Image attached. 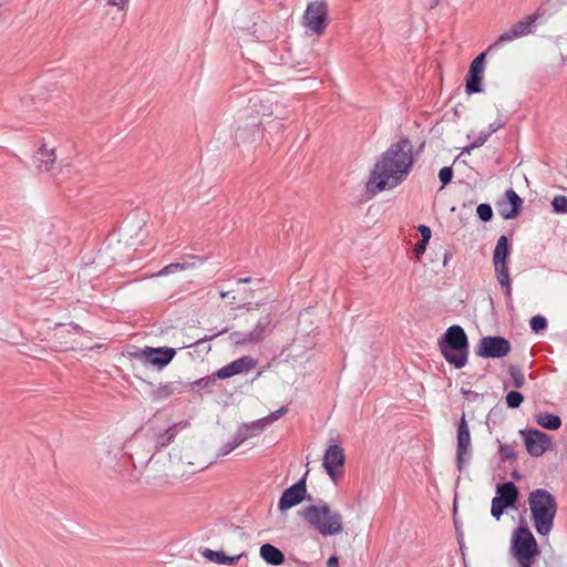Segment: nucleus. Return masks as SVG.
<instances>
[{
    "label": "nucleus",
    "instance_id": "nucleus-11",
    "mask_svg": "<svg viewBox=\"0 0 567 567\" xmlns=\"http://www.w3.org/2000/svg\"><path fill=\"white\" fill-rule=\"evenodd\" d=\"M271 323V315L267 313L259 318L255 328L249 332L235 331L230 333V341L237 347L257 344L264 340L267 329Z\"/></svg>",
    "mask_w": 567,
    "mask_h": 567
},
{
    "label": "nucleus",
    "instance_id": "nucleus-6",
    "mask_svg": "<svg viewBox=\"0 0 567 567\" xmlns=\"http://www.w3.org/2000/svg\"><path fill=\"white\" fill-rule=\"evenodd\" d=\"M509 255V241L506 236H501L497 239L494 252H493V266L495 269V276L501 285L505 296L512 298V285L509 270L507 267V257Z\"/></svg>",
    "mask_w": 567,
    "mask_h": 567
},
{
    "label": "nucleus",
    "instance_id": "nucleus-42",
    "mask_svg": "<svg viewBox=\"0 0 567 567\" xmlns=\"http://www.w3.org/2000/svg\"><path fill=\"white\" fill-rule=\"evenodd\" d=\"M426 245H427V241H424L422 239L419 243H416V245L414 247V254L416 257H420L421 255L424 254Z\"/></svg>",
    "mask_w": 567,
    "mask_h": 567
},
{
    "label": "nucleus",
    "instance_id": "nucleus-34",
    "mask_svg": "<svg viewBox=\"0 0 567 567\" xmlns=\"http://www.w3.org/2000/svg\"><path fill=\"white\" fill-rule=\"evenodd\" d=\"M476 213L481 220L489 221L493 217V209L488 204H480L477 206Z\"/></svg>",
    "mask_w": 567,
    "mask_h": 567
},
{
    "label": "nucleus",
    "instance_id": "nucleus-25",
    "mask_svg": "<svg viewBox=\"0 0 567 567\" xmlns=\"http://www.w3.org/2000/svg\"><path fill=\"white\" fill-rule=\"evenodd\" d=\"M34 157L35 161L40 164V166H44L45 171L50 169V165L53 164L56 158L54 148H48L47 145H42L41 147H39Z\"/></svg>",
    "mask_w": 567,
    "mask_h": 567
},
{
    "label": "nucleus",
    "instance_id": "nucleus-44",
    "mask_svg": "<svg viewBox=\"0 0 567 567\" xmlns=\"http://www.w3.org/2000/svg\"><path fill=\"white\" fill-rule=\"evenodd\" d=\"M172 389L171 386L167 384V385H162L158 388L157 390V394L158 396L161 398H167L169 394H172Z\"/></svg>",
    "mask_w": 567,
    "mask_h": 567
},
{
    "label": "nucleus",
    "instance_id": "nucleus-28",
    "mask_svg": "<svg viewBox=\"0 0 567 567\" xmlns=\"http://www.w3.org/2000/svg\"><path fill=\"white\" fill-rule=\"evenodd\" d=\"M246 440V435L240 433L239 430H237V432L235 433V435L233 436V439L225 443L220 449H219V452H218V455H221V456H226L228 455L230 452H233L235 449H237L238 446H240Z\"/></svg>",
    "mask_w": 567,
    "mask_h": 567
},
{
    "label": "nucleus",
    "instance_id": "nucleus-18",
    "mask_svg": "<svg viewBox=\"0 0 567 567\" xmlns=\"http://www.w3.org/2000/svg\"><path fill=\"white\" fill-rule=\"evenodd\" d=\"M487 52L477 55L471 63L468 74L466 78V93L474 94L483 91L482 81L484 78V63Z\"/></svg>",
    "mask_w": 567,
    "mask_h": 567
},
{
    "label": "nucleus",
    "instance_id": "nucleus-19",
    "mask_svg": "<svg viewBox=\"0 0 567 567\" xmlns=\"http://www.w3.org/2000/svg\"><path fill=\"white\" fill-rule=\"evenodd\" d=\"M260 125L261 122L258 121L257 123L254 122L250 125L238 126L235 132V142L238 145L254 142L256 134L259 132Z\"/></svg>",
    "mask_w": 567,
    "mask_h": 567
},
{
    "label": "nucleus",
    "instance_id": "nucleus-26",
    "mask_svg": "<svg viewBox=\"0 0 567 567\" xmlns=\"http://www.w3.org/2000/svg\"><path fill=\"white\" fill-rule=\"evenodd\" d=\"M267 427L266 423H264V419H259L257 421H252L250 423L241 424L238 430L240 433L246 435V440L249 437L256 436L261 433Z\"/></svg>",
    "mask_w": 567,
    "mask_h": 567
},
{
    "label": "nucleus",
    "instance_id": "nucleus-38",
    "mask_svg": "<svg viewBox=\"0 0 567 567\" xmlns=\"http://www.w3.org/2000/svg\"><path fill=\"white\" fill-rule=\"evenodd\" d=\"M439 178L443 185H447L449 183H451V181L453 178L452 167L445 166V167L441 168L439 172Z\"/></svg>",
    "mask_w": 567,
    "mask_h": 567
},
{
    "label": "nucleus",
    "instance_id": "nucleus-30",
    "mask_svg": "<svg viewBox=\"0 0 567 567\" xmlns=\"http://www.w3.org/2000/svg\"><path fill=\"white\" fill-rule=\"evenodd\" d=\"M515 39H518L517 37V32L514 31L512 28L507 31H505L504 33H502L498 39L489 45L488 51H492L494 48H496L498 44L501 43H504V42H509V41H514Z\"/></svg>",
    "mask_w": 567,
    "mask_h": 567
},
{
    "label": "nucleus",
    "instance_id": "nucleus-14",
    "mask_svg": "<svg viewBox=\"0 0 567 567\" xmlns=\"http://www.w3.org/2000/svg\"><path fill=\"white\" fill-rule=\"evenodd\" d=\"M346 455L340 445H330L323 455V467L329 477L337 483L343 473Z\"/></svg>",
    "mask_w": 567,
    "mask_h": 567
},
{
    "label": "nucleus",
    "instance_id": "nucleus-16",
    "mask_svg": "<svg viewBox=\"0 0 567 567\" xmlns=\"http://www.w3.org/2000/svg\"><path fill=\"white\" fill-rule=\"evenodd\" d=\"M308 472L305 473V475L293 485L286 488L278 503V508L284 512L287 511L298 504H300L307 494V486H306V480H307Z\"/></svg>",
    "mask_w": 567,
    "mask_h": 567
},
{
    "label": "nucleus",
    "instance_id": "nucleus-40",
    "mask_svg": "<svg viewBox=\"0 0 567 567\" xmlns=\"http://www.w3.org/2000/svg\"><path fill=\"white\" fill-rule=\"evenodd\" d=\"M127 3L128 0H106V4L116 7L121 11L125 10Z\"/></svg>",
    "mask_w": 567,
    "mask_h": 567
},
{
    "label": "nucleus",
    "instance_id": "nucleus-52",
    "mask_svg": "<svg viewBox=\"0 0 567 567\" xmlns=\"http://www.w3.org/2000/svg\"><path fill=\"white\" fill-rule=\"evenodd\" d=\"M219 333H214L213 336L210 337H205L204 339H213L214 337H217Z\"/></svg>",
    "mask_w": 567,
    "mask_h": 567
},
{
    "label": "nucleus",
    "instance_id": "nucleus-12",
    "mask_svg": "<svg viewBox=\"0 0 567 567\" xmlns=\"http://www.w3.org/2000/svg\"><path fill=\"white\" fill-rule=\"evenodd\" d=\"M511 348L507 339L498 336H488L480 340L475 352L481 358H504L509 353Z\"/></svg>",
    "mask_w": 567,
    "mask_h": 567
},
{
    "label": "nucleus",
    "instance_id": "nucleus-43",
    "mask_svg": "<svg viewBox=\"0 0 567 567\" xmlns=\"http://www.w3.org/2000/svg\"><path fill=\"white\" fill-rule=\"evenodd\" d=\"M488 136H489V134H486L484 136L481 135L471 146H468L466 148V152L470 153L471 150H473V148H475L477 146L483 145L486 142Z\"/></svg>",
    "mask_w": 567,
    "mask_h": 567
},
{
    "label": "nucleus",
    "instance_id": "nucleus-20",
    "mask_svg": "<svg viewBox=\"0 0 567 567\" xmlns=\"http://www.w3.org/2000/svg\"><path fill=\"white\" fill-rule=\"evenodd\" d=\"M259 553L260 557L270 565L278 566L285 561L282 551L271 544L261 545Z\"/></svg>",
    "mask_w": 567,
    "mask_h": 567
},
{
    "label": "nucleus",
    "instance_id": "nucleus-5",
    "mask_svg": "<svg viewBox=\"0 0 567 567\" xmlns=\"http://www.w3.org/2000/svg\"><path fill=\"white\" fill-rule=\"evenodd\" d=\"M509 550L518 567H532L539 555L537 542L527 526H519L514 532Z\"/></svg>",
    "mask_w": 567,
    "mask_h": 567
},
{
    "label": "nucleus",
    "instance_id": "nucleus-45",
    "mask_svg": "<svg viewBox=\"0 0 567 567\" xmlns=\"http://www.w3.org/2000/svg\"><path fill=\"white\" fill-rule=\"evenodd\" d=\"M215 382V380L213 378H203L200 380H198L196 382L197 385H199L200 388H208L210 385H213Z\"/></svg>",
    "mask_w": 567,
    "mask_h": 567
},
{
    "label": "nucleus",
    "instance_id": "nucleus-37",
    "mask_svg": "<svg viewBox=\"0 0 567 567\" xmlns=\"http://www.w3.org/2000/svg\"><path fill=\"white\" fill-rule=\"evenodd\" d=\"M499 455L503 460H513L516 457L515 447L511 444H499Z\"/></svg>",
    "mask_w": 567,
    "mask_h": 567
},
{
    "label": "nucleus",
    "instance_id": "nucleus-21",
    "mask_svg": "<svg viewBox=\"0 0 567 567\" xmlns=\"http://www.w3.org/2000/svg\"><path fill=\"white\" fill-rule=\"evenodd\" d=\"M202 554L207 560L218 565H235L241 556H227L224 551H217L209 548H205Z\"/></svg>",
    "mask_w": 567,
    "mask_h": 567
},
{
    "label": "nucleus",
    "instance_id": "nucleus-2",
    "mask_svg": "<svg viewBox=\"0 0 567 567\" xmlns=\"http://www.w3.org/2000/svg\"><path fill=\"white\" fill-rule=\"evenodd\" d=\"M299 514L323 537L340 535L344 530L342 514L322 499L306 506Z\"/></svg>",
    "mask_w": 567,
    "mask_h": 567
},
{
    "label": "nucleus",
    "instance_id": "nucleus-29",
    "mask_svg": "<svg viewBox=\"0 0 567 567\" xmlns=\"http://www.w3.org/2000/svg\"><path fill=\"white\" fill-rule=\"evenodd\" d=\"M524 401V396L518 391H509L505 396V402L508 408L511 409H517L520 406V404Z\"/></svg>",
    "mask_w": 567,
    "mask_h": 567
},
{
    "label": "nucleus",
    "instance_id": "nucleus-51",
    "mask_svg": "<svg viewBox=\"0 0 567 567\" xmlns=\"http://www.w3.org/2000/svg\"><path fill=\"white\" fill-rule=\"evenodd\" d=\"M243 308H245L247 311L254 310V305L251 302L244 303Z\"/></svg>",
    "mask_w": 567,
    "mask_h": 567
},
{
    "label": "nucleus",
    "instance_id": "nucleus-1",
    "mask_svg": "<svg viewBox=\"0 0 567 567\" xmlns=\"http://www.w3.org/2000/svg\"><path fill=\"white\" fill-rule=\"evenodd\" d=\"M413 145L408 138H401L382 154L374 164L367 182L371 194L390 189L401 184L413 166Z\"/></svg>",
    "mask_w": 567,
    "mask_h": 567
},
{
    "label": "nucleus",
    "instance_id": "nucleus-35",
    "mask_svg": "<svg viewBox=\"0 0 567 567\" xmlns=\"http://www.w3.org/2000/svg\"><path fill=\"white\" fill-rule=\"evenodd\" d=\"M187 268H188V266L186 264H179V262L169 264V265L165 266L162 270H159L156 276H167L175 271L185 270Z\"/></svg>",
    "mask_w": 567,
    "mask_h": 567
},
{
    "label": "nucleus",
    "instance_id": "nucleus-17",
    "mask_svg": "<svg viewBox=\"0 0 567 567\" xmlns=\"http://www.w3.org/2000/svg\"><path fill=\"white\" fill-rule=\"evenodd\" d=\"M519 434L524 437L526 450L532 456H540L549 449V436L539 430H520Z\"/></svg>",
    "mask_w": 567,
    "mask_h": 567
},
{
    "label": "nucleus",
    "instance_id": "nucleus-49",
    "mask_svg": "<svg viewBox=\"0 0 567 567\" xmlns=\"http://www.w3.org/2000/svg\"><path fill=\"white\" fill-rule=\"evenodd\" d=\"M220 297L223 299L231 297L233 300H236V296H231V291H220Z\"/></svg>",
    "mask_w": 567,
    "mask_h": 567
},
{
    "label": "nucleus",
    "instance_id": "nucleus-4",
    "mask_svg": "<svg viewBox=\"0 0 567 567\" xmlns=\"http://www.w3.org/2000/svg\"><path fill=\"white\" fill-rule=\"evenodd\" d=\"M443 358L455 369H461L468 361V339L464 329L458 324L447 328L437 341Z\"/></svg>",
    "mask_w": 567,
    "mask_h": 567
},
{
    "label": "nucleus",
    "instance_id": "nucleus-31",
    "mask_svg": "<svg viewBox=\"0 0 567 567\" xmlns=\"http://www.w3.org/2000/svg\"><path fill=\"white\" fill-rule=\"evenodd\" d=\"M508 372L515 388H522L525 384V375L518 368L512 365Z\"/></svg>",
    "mask_w": 567,
    "mask_h": 567
},
{
    "label": "nucleus",
    "instance_id": "nucleus-22",
    "mask_svg": "<svg viewBox=\"0 0 567 567\" xmlns=\"http://www.w3.org/2000/svg\"><path fill=\"white\" fill-rule=\"evenodd\" d=\"M539 17H542V14L538 11L529 14L516 22L512 29L517 32L518 38L530 34L533 32L534 23L538 20Z\"/></svg>",
    "mask_w": 567,
    "mask_h": 567
},
{
    "label": "nucleus",
    "instance_id": "nucleus-7",
    "mask_svg": "<svg viewBox=\"0 0 567 567\" xmlns=\"http://www.w3.org/2000/svg\"><path fill=\"white\" fill-rule=\"evenodd\" d=\"M189 425L187 421L178 423H162L155 419L148 423L147 435L148 439L154 443L155 450L158 452L162 449L168 446L177 435L178 429H185Z\"/></svg>",
    "mask_w": 567,
    "mask_h": 567
},
{
    "label": "nucleus",
    "instance_id": "nucleus-8",
    "mask_svg": "<svg viewBox=\"0 0 567 567\" xmlns=\"http://www.w3.org/2000/svg\"><path fill=\"white\" fill-rule=\"evenodd\" d=\"M302 25L312 34H323L328 25L327 2L322 0L309 2L302 16Z\"/></svg>",
    "mask_w": 567,
    "mask_h": 567
},
{
    "label": "nucleus",
    "instance_id": "nucleus-41",
    "mask_svg": "<svg viewBox=\"0 0 567 567\" xmlns=\"http://www.w3.org/2000/svg\"><path fill=\"white\" fill-rule=\"evenodd\" d=\"M419 231H420V234L422 236V240L429 243V240L431 238V229H430V227H427L425 225H420L419 226Z\"/></svg>",
    "mask_w": 567,
    "mask_h": 567
},
{
    "label": "nucleus",
    "instance_id": "nucleus-15",
    "mask_svg": "<svg viewBox=\"0 0 567 567\" xmlns=\"http://www.w3.org/2000/svg\"><path fill=\"white\" fill-rule=\"evenodd\" d=\"M176 351L173 348L162 347L152 348L145 347L135 357L146 363H150L158 369L166 367L175 357Z\"/></svg>",
    "mask_w": 567,
    "mask_h": 567
},
{
    "label": "nucleus",
    "instance_id": "nucleus-23",
    "mask_svg": "<svg viewBox=\"0 0 567 567\" xmlns=\"http://www.w3.org/2000/svg\"><path fill=\"white\" fill-rule=\"evenodd\" d=\"M505 196L506 200L503 202L508 203L509 210L508 213L504 214V219H512L518 215L523 200L512 188L506 190Z\"/></svg>",
    "mask_w": 567,
    "mask_h": 567
},
{
    "label": "nucleus",
    "instance_id": "nucleus-32",
    "mask_svg": "<svg viewBox=\"0 0 567 567\" xmlns=\"http://www.w3.org/2000/svg\"><path fill=\"white\" fill-rule=\"evenodd\" d=\"M530 329L538 333L547 328V319L544 316L537 315L530 319Z\"/></svg>",
    "mask_w": 567,
    "mask_h": 567
},
{
    "label": "nucleus",
    "instance_id": "nucleus-10",
    "mask_svg": "<svg viewBox=\"0 0 567 567\" xmlns=\"http://www.w3.org/2000/svg\"><path fill=\"white\" fill-rule=\"evenodd\" d=\"M518 498V489L513 482L497 485L496 495L492 499L491 514L497 520L506 508L513 507Z\"/></svg>",
    "mask_w": 567,
    "mask_h": 567
},
{
    "label": "nucleus",
    "instance_id": "nucleus-36",
    "mask_svg": "<svg viewBox=\"0 0 567 567\" xmlns=\"http://www.w3.org/2000/svg\"><path fill=\"white\" fill-rule=\"evenodd\" d=\"M287 412H288V408L287 406H281L277 411H275V412L270 413L269 415L262 417L264 419V423H266V425L268 426V425L272 424L274 422H276L277 420H279L281 416H284Z\"/></svg>",
    "mask_w": 567,
    "mask_h": 567
},
{
    "label": "nucleus",
    "instance_id": "nucleus-9",
    "mask_svg": "<svg viewBox=\"0 0 567 567\" xmlns=\"http://www.w3.org/2000/svg\"><path fill=\"white\" fill-rule=\"evenodd\" d=\"M250 110L258 117H260V122L270 116H275L278 120H287L289 117V111L271 95V94H262L256 95L255 97L249 100Z\"/></svg>",
    "mask_w": 567,
    "mask_h": 567
},
{
    "label": "nucleus",
    "instance_id": "nucleus-33",
    "mask_svg": "<svg viewBox=\"0 0 567 567\" xmlns=\"http://www.w3.org/2000/svg\"><path fill=\"white\" fill-rule=\"evenodd\" d=\"M551 206L554 212L558 214H563L567 212V197L563 195H557L554 197L551 202Z\"/></svg>",
    "mask_w": 567,
    "mask_h": 567
},
{
    "label": "nucleus",
    "instance_id": "nucleus-3",
    "mask_svg": "<svg viewBox=\"0 0 567 567\" xmlns=\"http://www.w3.org/2000/svg\"><path fill=\"white\" fill-rule=\"evenodd\" d=\"M528 505L536 532L547 536L553 527L557 513V502L547 489L537 488L529 493Z\"/></svg>",
    "mask_w": 567,
    "mask_h": 567
},
{
    "label": "nucleus",
    "instance_id": "nucleus-47",
    "mask_svg": "<svg viewBox=\"0 0 567 567\" xmlns=\"http://www.w3.org/2000/svg\"><path fill=\"white\" fill-rule=\"evenodd\" d=\"M504 125V123L502 121H497V122H494L489 125V132L487 134H492L494 132H496L497 130H499L502 126Z\"/></svg>",
    "mask_w": 567,
    "mask_h": 567
},
{
    "label": "nucleus",
    "instance_id": "nucleus-27",
    "mask_svg": "<svg viewBox=\"0 0 567 567\" xmlns=\"http://www.w3.org/2000/svg\"><path fill=\"white\" fill-rule=\"evenodd\" d=\"M230 363L233 364L235 374H239L252 370L256 367L257 361L250 355H245Z\"/></svg>",
    "mask_w": 567,
    "mask_h": 567
},
{
    "label": "nucleus",
    "instance_id": "nucleus-48",
    "mask_svg": "<svg viewBox=\"0 0 567 567\" xmlns=\"http://www.w3.org/2000/svg\"><path fill=\"white\" fill-rule=\"evenodd\" d=\"M327 566L328 567H338V557H336V556L329 557L327 560Z\"/></svg>",
    "mask_w": 567,
    "mask_h": 567
},
{
    "label": "nucleus",
    "instance_id": "nucleus-39",
    "mask_svg": "<svg viewBox=\"0 0 567 567\" xmlns=\"http://www.w3.org/2000/svg\"><path fill=\"white\" fill-rule=\"evenodd\" d=\"M234 375H236V374H235V372H234V369H233V364H231V363H229V364H227V365H225V367L220 368V369L216 372V377H217L218 379H221V380H224V379H228V378L234 377Z\"/></svg>",
    "mask_w": 567,
    "mask_h": 567
},
{
    "label": "nucleus",
    "instance_id": "nucleus-24",
    "mask_svg": "<svg viewBox=\"0 0 567 567\" xmlns=\"http://www.w3.org/2000/svg\"><path fill=\"white\" fill-rule=\"evenodd\" d=\"M538 425L544 429L555 431L561 426V420L558 415L551 413H539L535 416Z\"/></svg>",
    "mask_w": 567,
    "mask_h": 567
},
{
    "label": "nucleus",
    "instance_id": "nucleus-46",
    "mask_svg": "<svg viewBox=\"0 0 567 567\" xmlns=\"http://www.w3.org/2000/svg\"><path fill=\"white\" fill-rule=\"evenodd\" d=\"M497 209H498L499 215L504 218V214L508 213V210H509L508 203L498 202Z\"/></svg>",
    "mask_w": 567,
    "mask_h": 567
},
{
    "label": "nucleus",
    "instance_id": "nucleus-13",
    "mask_svg": "<svg viewBox=\"0 0 567 567\" xmlns=\"http://www.w3.org/2000/svg\"><path fill=\"white\" fill-rule=\"evenodd\" d=\"M456 466L460 472L472 456L471 433L465 415L463 414L457 426Z\"/></svg>",
    "mask_w": 567,
    "mask_h": 567
},
{
    "label": "nucleus",
    "instance_id": "nucleus-50",
    "mask_svg": "<svg viewBox=\"0 0 567 567\" xmlns=\"http://www.w3.org/2000/svg\"><path fill=\"white\" fill-rule=\"evenodd\" d=\"M238 284H249L251 282V278L250 277H245V278H239L237 280Z\"/></svg>",
    "mask_w": 567,
    "mask_h": 567
}]
</instances>
